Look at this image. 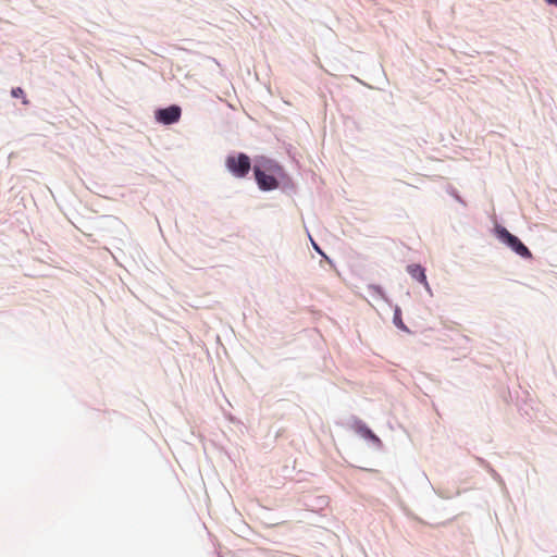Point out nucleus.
<instances>
[{"label": "nucleus", "mask_w": 557, "mask_h": 557, "mask_svg": "<svg viewBox=\"0 0 557 557\" xmlns=\"http://www.w3.org/2000/svg\"><path fill=\"white\" fill-rule=\"evenodd\" d=\"M255 177L262 190H272L278 187L277 176L281 174V166L270 159H260L255 165Z\"/></svg>", "instance_id": "f257e3e1"}, {"label": "nucleus", "mask_w": 557, "mask_h": 557, "mask_svg": "<svg viewBox=\"0 0 557 557\" xmlns=\"http://www.w3.org/2000/svg\"><path fill=\"white\" fill-rule=\"evenodd\" d=\"M226 168L236 177H245L250 171V159L245 153L228 156L226 158Z\"/></svg>", "instance_id": "f03ea898"}, {"label": "nucleus", "mask_w": 557, "mask_h": 557, "mask_svg": "<svg viewBox=\"0 0 557 557\" xmlns=\"http://www.w3.org/2000/svg\"><path fill=\"white\" fill-rule=\"evenodd\" d=\"M498 238L507 244L516 253L523 258H532L531 251L525 247L520 239L509 233L505 227L497 230Z\"/></svg>", "instance_id": "7ed1b4c3"}, {"label": "nucleus", "mask_w": 557, "mask_h": 557, "mask_svg": "<svg viewBox=\"0 0 557 557\" xmlns=\"http://www.w3.org/2000/svg\"><path fill=\"white\" fill-rule=\"evenodd\" d=\"M181 108L178 106H171L164 109H160L156 113V117L160 123L165 125L177 122L181 117Z\"/></svg>", "instance_id": "20e7f679"}, {"label": "nucleus", "mask_w": 557, "mask_h": 557, "mask_svg": "<svg viewBox=\"0 0 557 557\" xmlns=\"http://www.w3.org/2000/svg\"><path fill=\"white\" fill-rule=\"evenodd\" d=\"M407 271L412 278L423 284L425 289L431 294V287L426 281L425 270L420 264H410L407 267Z\"/></svg>", "instance_id": "39448f33"}, {"label": "nucleus", "mask_w": 557, "mask_h": 557, "mask_svg": "<svg viewBox=\"0 0 557 557\" xmlns=\"http://www.w3.org/2000/svg\"><path fill=\"white\" fill-rule=\"evenodd\" d=\"M11 95L14 98H22L24 104L28 103V100L25 98L24 90L21 87L13 88Z\"/></svg>", "instance_id": "423d86ee"}, {"label": "nucleus", "mask_w": 557, "mask_h": 557, "mask_svg": "<svg viewBox=\"0 0 557 557\" xmlns=\"http://www.w3.org/2000/svg\"><path fill=\"white\" fill-rule=\"evenodd\" d=\"M394 322L398 327L406 329L400 318V310L397 308L394 314Z\"/></svg>", "instance_id": "0eeeda50"}, {"label": "nucleus", "mask_w": 557, "mask_h": 557, "mask_svg": "<svg viewBox=\"0 0 557 557\" xmlns=\"http://www.w3.org/2000/svg\"><path fill=\"white\" fill-rule=\"evenodd\" d=\"M549 4H554L557 7V0H545Z\"/></svg>", "instance_id": "6e6552de"}]
</instances>
